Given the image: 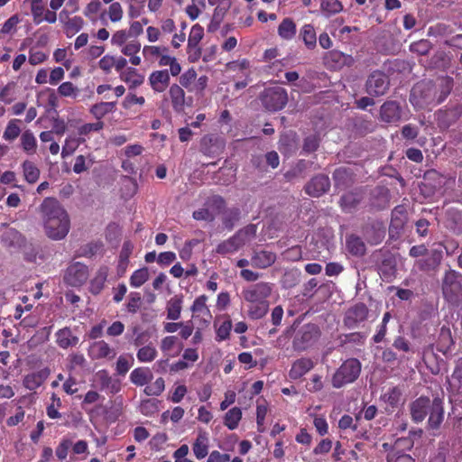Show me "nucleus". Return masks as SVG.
<instances>
[{
    "label": "nucleus",
    "instance_id": "6e6552de",
    "mask_svg": "<svg viewBox=\"0 0 462 462\" xmlns=\"http://www.w3.org/2000/svg\"><path fill=\"white\" fill-rule=\"evenodd\" d=\"M287 102V91L279 86L265 89L263 96V106L271 111H278L282 109Z\"/></svg>",
    "mask_w": 462,
    "mask_h": 462
},
{
    "label": "nucleus",
    "instance_id": "1a4fd4ad",
    "mask_svg": "<svg viewBox=\"0 0 462 462\" xmlns=\"http://www.w3.org/2000/svg\"><path fill=\"white\" fill-rule=\"evenodd\" d=\"M366 92L370 96H383L389 88V81L386 75L381 71H374L370 74L365 84Z\"/></svg>",
    "mask_w": 462,
    "mask_h": 462
},
{
    "label": "nucleus",
    "instance_id": "f03ea898",
    "mask_svg": "<svg viewBox=\"0 0 462 462\" xmlns=\"http://www.w3.org/2000/svg\"><path fill=\"white\" fill-rule=\"evenodd\" d=\"M453 87L450 78H442L435 85L431 81L418 82L411 89L410 101L417 109L436 106L446 99Z\"/></svg>",
    "mask_w": 462,
    "mask_h": 462
},
{
    "label": "nucleus",
    "instance_id": "de8ad7c7",
    "mask_svg": "<svg viewBox=\"0 0 462 462\" xmlns=\"http://www.w3.org/2000/svg\"><path fill=\"white\" fill-rule=\"evenodd\" d=\"M102 9V3L99 0L90 1L84 8L83 14L90 21L95 22L97 19V14Z\"/></svg>",
    "mask_w": 462,
    "mask_h": 462
},
{
    "label": "nucleus",
    "instance_id": "a19ab883",
    "mask_svg": "<svg viewBox=\"0 0 462 462\" xmlns=\"http://www.w3.org/2000/svg\"><path fill=\"white\" fill-rule=\"evenodd\" d=\"M24 179L29 183H35L40 177V170L31 161H24L22 164Z\"/></svg>",
    "mask_w": 462,
    "mask_h": 462
},
{
    "label": "nucleus",
    "instance_id": "6ab92c4d",
    "mask_svg": "<svg viewBox=\"0 0 462 462\" xmlns=\"http://www.w3.org/2000/svg\"><path fill=\"white\" fill-rule=\"evenodd\" d=\"M170 100L175 112L184 111L186 105V96L183 88L178 84H172L169 89Z\"/></svg>",
    "mask_w": 462,
    "mask_h": 462
},
{
    "label": "nucleus",
    "instance_id": "0e129e2a",
    "mask_svg": "<svg viewBox=\"0 0 462 462\" xmlns=\"http://www.w3.org/2000/svg\"><path fill=\"white\" fill-rule=\"evenodd\" d=\"M86 365V358L82 354H72L69 356L68 369L70 372L76 371L78 368H83Z\"/></svg>",
    "mask_w": 462,
    "mask_h": 462
},
{
    "label": "nucleus",
    "instance_id": "4468645a",
    "mask_svg": "<svg viewBox=\"0 0 462 462\" xmlns=\"http://www.w3.org/2000/svg\"><path fill=\"white\" fill-rule=\"evenodd\" d=\"M432 402L427 397H420L411 404V415L416 423L421 422L430 411Z\"/></svg>",
    "mask_w": 462,
    "mask_h": 462
},
{
    "label": "nucleus",
    "instance_id": "2eb2a0df",
    "mask_svg": "<svg viewBox=\"0 0 462 462\" xmlns=\"http://www.w3.org/2000/svg\"><path fill=\"white\" fill-rule=\"evenodd\" d=\"M329 187L330 181L328 177L326 175H318L311 179L306 185L305 190L312 197H319L328 191Z\"/></svg>",
    "mask_w": 462,
    "mask_h": 462
},
{
    "label": "nucleus",
    "instance_id": "8fccbe9b",
    "mask_svg": "<svg viewBox=\"0 0 462 462\" xmlns=\"http://www.w3.org/2000/svg\"><path fill=\"white\" fill-rule=\"evenodd\" d=\"M362 196L357 192H349L345 194L340 200L341 207L344 210H351L360 202Z\"/></svg>",
    "mask_w": 462,
    "mask_h": 462
},
{
    "label": "nucleus",
    "instance_id": "49530a36",
    "mask_svg": "<svg viewBox=\"0 0 462 462\" xmlns=\"http://www.w3.org/2000/svg\"><path fill=\"white\" fill-rule=\"evenodd\" d=\"M57 92L60 97L76 98L79 90L72 82L65 81L58 87Z\"/></svg>",
    "mask_w": 462,
    "mask_h": 462
},
{
    "label": "nucleus",
    "instance_id": "a211bd4d",
    "mask_svg": "<svg viewBox=\"0 0 462 462\" xmlns=\"http://www.w3.org/2000/svg\"><path fill=\"white\" fill-rule=\"evenodd\" d=\"M209 437L208 433L205 430H199L197 438L192 445L194 456L198 459H202L208 454Z\"/></svg>",
    "mask_w": 462,
    "mask_h": 462
},
{
    "label": "nucleus",
    "instance_id": "ea45409f",
    "mask_svg": "<svg viewBox=\"0 0 462 462\" xmlns=\"http://www.w3.org/2000/svg\"><path fill=\"white\" fill-rule=\"evenodd\" d=\"M163 51H168V48L158 45H145L142 50L144 60L151 63L159 60Z\"/></svg>",
    "mask_w": 462,
    "mask_h": 462
},
{
    "label": "nucleus",
    "instance_id": "3c124183",
    "mask_svg": "<svg viewBox=\"0 0 462 462\" xmlns=\"http://www.w3.org/2000/svg\"><path fill=\"white\" fill-rule=\"evenodd\" d=\"M197 79V72L196 70L191 68L186 70L184 73H182L180 77V86L181 88H185L188 89V91H191V88L193 87L194 81Z\"/></svg>",
    "mask_w": 462,
    "mask_h": 462
},
{
    "label": "nucleus",
    "instance_id": "37998d69",
    "mask_svg": "<svg viewBox=\"0 0 462 462\" xmlns=\"http://www.w3.org/2000/svg\"><path fill=\"white\" fill-rule=\"evenodd\" d=\"M149 270L146 267L140 268L133 273L130 277V285L134 288H139L149 279Z\"/></svg>",
    "mask_w": 462,
    "mask_h": 462
},
{
    "label": "nucleus",
    "instance_id": "f257e3e1",
    "mask_svg": "<svg viewBox=\"0 0 462 462\" xmlns=\"http://www.w3.org/2000/svg\"><path fill=\"white\" fill-rule=\"evenodd\" d=\"M40 213L46 236L55 241L62 240L70 229L69 214L54 198H45L40 206Z\"/></svg>",
    "mask_w": 462,
    "mask_h": 462
},
{
    "label": "nucleus",
    "instance_id": "e433bc0d",
    "mask_svg": "<svg viewBox=\"0 0 462 462\" xmlns=\"http://www.w3.org/2000/svg\"><path fill=\"white\" fill-rule=\"evenodd\" d=\"M300 37L302 39L306 47L312 50L317 45V35L314 27L311 24H305L301 27Z\"/></svg>",
    "mask_w": 462,
    "mask_h": 462
},
{
    "label": "nucleus",
    "instance_id": "c756f323",
    "mask_svg": "<svg viewBox=\"0 0 462 462\" xmlns=\"http://www.w3.org/2000/svg\"><path fill=\"white\" fill-rule=\"evenodd\" d=\"M182 302V297L180 296H174L168 300L166 305L168 319L177 320L180 318Z\"/></svg>",
    "mask_w": 462,
    "mask_h": 462
},
{
    "label": "nucleus",
    "instance_id": "c03bdc74",
    "mask_svg": "<svg viewBox=\"0 0 462 462\" xmlns=\"http://www.w3.org/2000/svg\"><path fill=\"white\" fill-rule=\"evenodd\" d=\"M346 247L355 255H363L365 252L364 242L356 236H350L346 239Z\"/></svg>",
    "mask_w": 462,
    "mask_h": 462
},
{
    "label": "nucleus",
    "instance_id": "473e14b6",
    "mask_svg": "<svg viewBox=\"0 0 462 462\" xmlns=\"http://www.w3.org/2000/svg\"><path fill=\"white\" fill-rule=\"evenodd\" d=\"M115 102H100L93 105L90 107L89 112L97 121H101V119L107 114L112 113L115 110Z\"/></svg>",
    "mask_w": 462,
    "mask_h": 462
},
{
    "label": "nucleus",
    "instance_id": "cd10ccee",
    "mask_svg": "<svg viewBox=\"0 0 462 462\" xmlns=\"http://www.w3.org/2000/svg\"><path fill=\"white\" fill-rule=\"evenodd\" d=\"M158 64L161 67H169V73L171 76L176 77L181 72V66L178 62L177 59L171 56L168 51H163L158 60Z\"/></svg>",
    "mask_w": 462,
    "mask_h": 462
},
{
    "label": "nucleus",
    "instance_id": "9b49d317",
    "mask_svg": "<svg viewBox=\"0 0 462 462\" xmlns=\"http://www.w3.org/2000/svg\"><path fill=\"white\" fill-rule=\"evenodd\" d=\"M93 383L97 385L100 390L106 391L111 394H116L121 391L120 380L110 376L106 369L98 370L94 374Z\"/></svg>",
    "mask_w": 462,
    "mask_h": 462
},
{
    "label": "nucleus",
    "instance_id": "7c9ffc66",
    "mask_svg": "<svg viewBox=\"0 0 462 462\" xmlns=\"http://www.w3.org/2000/svg\"><path fill=\"white\" fill-rule=\"evenodd\" d=\"M48 374L49 371L46 369L27 374L23 379V385L29 390H34L45 381Z\"/></svg>",
    "mask_w": 462,
    "mask_h": 462
},
{
    "label": "nucleus",
    "instance_id": "6e6d98bb",
    "mask_svg": "<svg viewBox=\"0 0 462 462\" xmlns=\"http://www.w3.org/2000/svg\"><path fill=\"white\" fill-rule=\"evenodd\" d=\"M365 237L370 244L377 245L383 239L384 230L380 226L372 229H366Z\"/></svg>",
    "mask_w": 462,
    "mask_h": 462
},
{
    "label": "nucleus",
    "instance_id": "a878e982",
    "mask_svg": "<svg viewBox=\"0 0 462 462\" xmlns=\"http://www.w3.org/2000/svg\"><path fill=\"white\" fill-rule=\"evenodd\" d=\"M275 260V254L268 251H260L253 255L251 263L254 267L264 269L271 266Z\"/></svg>",
    "mask_w": 462,
    "mask_h": 462
},
{
    "label": "nucleus",
    "instance_id": "bb28decb",
    "mask_svg": "<svg viewBox=\"0 0 462 462\" xmlns=\"http://www.w3.org/2000/svg\"><path fill=\"white\" fill-rule=\"evenodd\" d=\"M152 374L148 367H138L130 374V381L137 386H143L152 379Z\"/></svg>",
    "mask_w": 462,
    "mask_h": 462
},
{
    "label": "nucleus",
    "instance_id": "79ce46f5",
    "mask_svg": "<svg viewBox=\"0 0 462 462\" xmlns=\"http://www.w3.org/2000/svg\"><path fill=\"white\" fill-rule=\"evenodd\" d=\"M157 350L153 346L147 345L137 351L136 357L141 363H151L157 357Z\"/></svg>",
    "mask_w": 462,
    "mask_h": 462
},
{
    "label": "nucleus",
    "instance_id": "774afa93",
    "mask_svg": "<svg viewBox=\"0 0 462 462\" xmlns=\"http://www.w3.org/2000/svg\"><path fill=\"white\" fill-rule=\"evenodd\" d=\"M388 462H414L411 456L402 453L401 450H392L387 455Z\"/></svg>",
    "mask_w": 462,
    "mask_h": 462
},
{
    "label": "nucleus",
    "instance_id": "20e7f679",
    "mask_svg": "<svg viewBox=\"0 0 462 462\" xmlns=\"http://www.w3.org/2000/svg\"><path fill=\"white\" fill-rule=\"evenodd\" d=\"M255 235L256 226L248 225L229 239L220 243L216 252L223 255L232 254L254 238Z\"/></svg>",
    "mask_w": 462,
    "mask_h": 462
},
{
    "label": "nucleus",
    "instance_id": "9d476101",
    "mask_svg": "<svg viewBox=\"0 0 462 462\" xmlns=\"http://www.w3.org/2000/svg\"><path fill=\"white\" fill-rule=\"evenodd\" d=\"M88 278V267L81 263H71L64 275V281L70 286L78 287L84 284Z\"/></svg>",
    "mask_w": 462,
    "mask_h": 462
},
{
    "label": "nucleus",
    "instance_id": "c85d7f7f",
    "mask_svg": "<svg viewBox=\"0 0 462 462\" xmlns=\"http://www.w3.org/2000/svg\"><path fill=\"white\" fill-rule=\"evenodd\" d=\"M207 301L208 297L204 294L197 297L190 307V310L195 316H207L208 319H206V322L208 323L212 315L207 305Z\"/></svg>",
    "mask_w": 462,
    "mask_h": 462
},
{
    "label": "nucleus",
    "instance_id": "423d86ee",
    "mask_svg": "<svg viewBox=\"0 0 462 462\" xmlns=\"http://www.w3.org/2000/svg\"><path fill=\"white\" fill-rule=\"evenodd\" d=\"M442 291L448 301L457 303L462 296V275L455 270H448L443 278Z\"/></svg>",
    "mask_w": 462,
    "mask_h": 462
},
{
    "label": "nucleus",
    "instance_id": "13d9d810",
    "mask_svg": "<svg viewBox=\"0 0 462 462\" xmlns=\"http://www.w3.org/2000/svg\"><path fill=\"white\" fill-rule=\"evenodd\" d=\"M165 388L164 380L160 377L155 382L144 388V393L148 396H159Z\"/></svg>",
    "mask_w": 462,
    "mask_h": 462
},
{
    "label": "nucleus",
    "instance_id": "4be33fe9",
    "mask_svg": "<svg viewBox=\"0 0 462 462\" xmlns=\"http://www.w3.org/2000/svg\"><path fill=\"white\" fill-rule=\"evenodd\" d=\"M56 343L63 349L75 346L79 343V337L74 336L69 328H64L56 332Z\"/></svg>",
    "mask_w": 462,
    "mask_h": 462
},
{
    "label": "nucleus",
    "instance_id": "5701e85b",
    "mask_svg": "<svg viewBox=\"0 0 462 462\" xmlns=\"http://www.w3.org/2000/svg\"><path fill=\"white\" fill-rule=\"evenodd\" d=\"M120 79L128 84L130 88H135L143 83L144 77L137 69L127 67L120 73Z\"/></svg>",
    "mask_w": 462,
    "mask_h": 462
},
{
    "label": "nucleus",
    "instance_id": "a18cd8bd",
    "mask_svg": "<svg viewBox=\"0 0 462 462\" xmlns=\"http://www.w3.org/2000/svg\"><path fill=\"white\" fill-rule=\"evenodd\" d=\"M442 252L438 249L431 250L430 255L424 261L420 262L421 269L430 270L436 268L441 262Z\"/></svg>",
    "mask_w": 462,
    "mask_h": 462
},
{
    "label": "nucleus",
    "instance_id": "7ed1b4c3",
    "mask_svg": "<svg viewBox=\"0 0 462 462\" xmlns=\"http://www.w3.org/2000/svg\"><path fill=\"white\" fill-rule=\"evenodd\" d=\"M273 285L270 282H258L248 286L242 291L244 300L250 303L248 316L253 319L264 317L269 310L268 298L273 292Z\"/></svg>",
    "mask_w": 462,
    "mask_h": 462
},
{
    "label": "nucleus",
    "instance_id": "b1692460",
    "mask_svg": "<svg viewBox=\"0 0 462 462\" xmlns=\"http://www.w3.org/2000/svg\"><path fill=\"white\" fill-rule=\"evenodd\" d=\"M313 365L311 359L300 358L292 364L289 375L291 379H299L311 370Z\"/></svg>",
    "mask_w": 462,
    "mask_h": 462
},
{
    "label": "nucleus",
    "instance_id": "39448f33",
    "mask_svg": "<svg viewBox=\"0 0 462 462\" xmlns=\"http://www.w3.org/2000/svg\"><path fill=\"white\" fill-rule=\"evenodd\" d=\"M361 363L356 358L346 360L333 374V387L341 388L355 382L361 373Z\"/></svg>",
    "mask_w": 462,
    "mask_h": 462
},
{
    "label": "nucleus",
    "instance_id": "052dcab7",
    "mask_svg": "<svg viewBox=\"0 0 462 462\" xmlns=\"http://www.w3.org/2000/svg\"><path fill=\"white\" fill-rule=\"evenodd\" d=\"M130 32L126 30H118L115 32L111 37V44L121 48L123 45L127 43L130 38Z\"/></svg>",
    "mask_w": 462,
    "mask_h": 462
},
{
    "label": "nucleus",
    "instance_id": "72a5a7b5",
    "mask_svg": "<svg viewBox=\"0 0 462 462\" xmlns=\"http://www.w3.org/2000/svg\"><path fill=\"white\" fill-rule=\"evenodd\" d=\"M84 142V137H77L75 135L67 136L62 146L61 157L67 158L72 155L78 147Z\"/></svg>",
    "mask_w": 462,
    "mask_h": 462
},
{
    "label": "nucleus",
    "instance_id": "603ef678",
    "mask_svg": "<svg viewBox=\"0 0 462 462\" xmlns=\"http://www.w3.org/2000/svg\"><path fill=\"white\" fill-rule=\"evenodd\" d=\"M216 327V340L220 342L226 340L229 337L231 329H232V321L230 319H227L225 320L222 324H220L218 327H217V324H215Z\"/></svg>",
    "mask_w": 462,
    "mask_h": 462
},
{
    "label": "nucleus",
    "instance_id": "e2e57ef3",
    "mask_svg": "<svg viewBox=\"0 0 462 462\" xmlns=\"http://www.w3.org/2000/svg\"><path fill=\"white\" fill-rule=\"evenodd\" d=\"M402 393L397 387L390 388L383 395V400L389 403L391 406H395L401 400Z\"/></svg>",
    "mask_w": 462,
    "mask_h": 462
},
{
    "label": "nucleus",
    "instance_id": "69168bd1",
    "mask_svg": "<svg viewBox=\"0 0 462 462\" xmlns=\"http://www.w3.org/2000/svg\"><path fill=\"white\" fill-rule=\"evenodd\" d=\"M431 48V44L428 40H420L410 45V50L419 55L427 54Z\"/></svg>",
    "mask_w": 462,
    "mask_h": 462
},
{
    "label": "nucleus",
    "instance_id": "864d4df0",
    "mask_svg": "<svg viewBox=\"0 0 462 462\" xmlns=\"http://www.w3.org/2000/svg\"><path fill=\"white\" fill-rule=\"evenodd\" d=\"M16 98V86L9 83L0 90V100L5 104H10Z\"/></svg>",
    "mask_w": 462,
    "mask_h": 462
},
{
    "label": "nucleus",
    "instance_id": "4c0bfd02",
    "mask_svg": "<svg viewBox=\"0 0 462 462\" xmlns=\"http://www.w3.org/2000/svg\"><path fill=\"white\" fill-rule=\"evenodd\" d=\"M107 15L108 19L112 23H118L123 19L124 10L119 2L112 3L106 12L100 14V19L105 21V16Z\"/></svg>",
    "mask_w": 462,
    "mask_h": 462
},
{
    "label": "nucleus",
    "instance_id": "09e8293b",
    "mask_svg": "<svg viewBox=\"0 0 462 462\" xmlns=\"http://www.w3.org/2000/svg\"><path fill=\"white\" fill-rule=\"evenodd\" d=\"M205 7V0H191V4L186 7V13L191 20H195L199 16Z\"/></svg>",
    "mask_w": 462,
    "mask_h": 462
},
{
    "label": "nucleus",
    "instance_id": "338daca9",
    "mask_svg": "<svg viewBox=\"0 0 462 462\" xmlns=\"http://www.w3.org/2000/svg\"><path fill=\"white\" fill-rule=\"evenodd\" d=\"M249 67L250 61L246 59L233 60L226 64L227 69L233 72H245Z\"/></svg>",
    "mask_w": 462,
    "mask_h": 462
},
{
    "label": "nucleus",
    "instance_id": "aec40b11",
    "mask_svg": "<svg viewBox=\"0 0 462 462\" xmlns=\"http://www.w3.org/2000/svg\"><path fill=\"white\" fill-rule=\"evenodd\" d=\"M430 417H429V426L431 429H438L443 421L444 419V410L442 401L436 397L433 399L430 409Z\"/></svg>",
    "mask_w": 462,
    "mask_h": 462
},
{
    "label": "nucleus",
    "instance_id": "680f3d73",
    "mask_svg": "<svg viewBox=\"0 0 462 462\" xmlns=\"http://www.w3.org/2000/svg\"><path fill=\"white\" fill-rule=\"evenodd\" d=\"M268 411V407L265 403H258L256 407V423L257 430L259 432L264 431V420Z\"/></svg>",
    "mask_w": 462,
    "mask_h": 462
},
{
    "label": "nucleus",
    "instance_id": "f8f14e48",
    "mask_svg": "<svg viewBox=\"0 0 462 462\" xmlns=\"http://www.w3.org/2000/svg\"><path fill=\"white\" fill-rule=\"evenodd\" d=\"M88 354L92 360H112L116 357V351L105 340H97L89 345Z\"/></svg>",
    "mask_w": 462,
    "mask_h": 462
},
{
    "label": "nucleus",
    "instance_id": "2f4dec72",
    "mask_svg": "<svg viewBox=\"0 0 462 462\" xmlns=\"http://www.w3.org/2000/svg\"><path fill=\"white\" fill-rule=\"evenodd\" d=\"M21 146L28 155L36 153L37 140L33 133L30 130L24 131L21 135Z\"/></svg>",
    "mask_w": 462,
    "mask_h": 462
},
{
    "label": "nucleus",
    "instance_id": "f3484780",
    "mask_svg": "<svg viewBox=\"0 0 462 462\" xmlns=\"http://www.w3.org/2000/svg\"><path fill=\"white\" fill-rule=\"evenodd\" d=\"M380 115L382 120L386 123L398 122L402 118L401 106L395 101H387L381 106Z\"/></svg>",
    "mask_w": 462,
    "mask_h": 462
},
{
    "label": "nucleus",
    "instance_id": "5fc2aeb1",
    "mask_svg": "<svg viewBox=\"0 0 462 462\" xmlns=\"http://www.w3.org/2000/svg\"><path fill=\"white\" fill-rule=\"evenodd\" d=\"M204 36V29L199 24H195L191 27L189 35L188 38L189 47H194L195 45H199L200 41Z\"/></svg>",
    "mask_w": 462,
    "mask_h": 462
},
{
    "label": "nucleus",
    "instance_id": "f704fd0d",
    "mask_svg": "<svg viewBox=\"0 0 462 462\" xmlns=\"http://www.w3.org/2000/svg\"><path fill=\"white\" fill-rule=\"evenodd\" d=\"M242 419V411L238 407H233L228 410L224 416V424L230 430H236Z\"/></svg>",
    "mask_w": 462,
    "mask_h": 462
},
{
    "label": "nucleus",
    "instance_id": "393cba45",
    "mask_svg": "<svg viewBox=\"0 0 462 462\" xmlns=\"http://www.w3.org/2000/svg\"><path fill=\"white\" fill-rule=\"evenodd\" d=\"M5 230L1 235V241L6 247H16L23 242V237L20 232L14 228L7 227L5 224L2 225Z\"/></svg>",
    "mask_w": 462,
    "mask_h": 462
},
{
    "label": "nucleus",
    "instance_id": "58836bf2",
    "mask_svg": "<svg viewBox=\"0 0 462 462\" xmlns=\"http://www.w3.org/2000/svg\"><path fill=\"white\" fill-rule=\"evenodd\" d=\"M21 121L19 119H11L4 131L3 138L7 142L14 141L22 132Z\"/></svg>",
    "mask_w": 462,
    "mask_h": 462
},
{
    "label": "nucleus",
    "instance_id": "ddd939ff",
    "mask_svg": "<svg viewBox=\"0 0 462 462\" xmlns=\"http://www.w3.org/2000/svg\"><path fill=\"white\" fill-rule=\"evenodd\" d=\"M60 21L63 23L64 32L67 37L70 38L79 32L85 24V22L80 16L69 17L67 11L62 10L60 13Z\"/></svg>",
    "mask_w": 462,
    "mask_h": 462
},
{
    "label": "nucleus",
    "instance_id": "412c9836",
    "mask_svg": "<svg viewBox=\"0 0 462 462\" xmlns=\"http://www.w3.org/2000/svg\"><path fill=\"white\" fill-rule=\"evenodd\" d=\"M141 50V43L138 40L129 41L120 48L123 55L129 57V61L134 66H139L142 62L141 57L137 54Z\"/></svg>",
    "mask_w": 462,
    "mask_h": 462
},
{
    "label": "nucleus",
    "instance_id": "c9c22d12",
    "mask_svg": "<svg viewBox=\"0 0 462 462\" xmlns=\"http://www.w3.org/2000/svg\"><path fill=\"white\" fill-rule=\"evenodd\" d=\"M279 36L286 41H290L296 35V24L291 18H285L278 27Z\"/></svg>",
    "mask_w": 462,
    "mask_h": 462
},
{
    "label": "nucleus",
    "instance_id": "4d7b16f0",
    "mask_svg": "<svg viewBox=\"0 0 462 462\" xmlns=\"http://www.w3.org/2000/svg\"><path fill=\"white\" fill-rule=\"evenodd\" d=\"M104 125L102 121L85 124L78 128L79 137H84L91 132H98L104 128Z\"/></svg>",
    "mask_w": 462,
    "mask_h": 462
},
{
    "label": "nucleus",
    "instance_id": "bf43d9fd",
    "mask_svg": "<svg viewBox=\"0 0 462 462\" xmlns=\"http://www.w3.org/2000/svg\"><path fill=\"white\" fill-rule=\"evenodd\" d=\"M93 162L94 161L90 156H88V160L87 162V158L84 155H79L75 159L73 171L77 174H79L87 171L93 164Z\"/></svg>",
    "mask_w": 462,
    "mask_h": 462
},
{
    "label": "nucleus",
    "instance_id": "dca6fc26",
    "mask_svg": "<svg viewBox=\"0 0 462 462\" xmlns=\"http://www.w3.org/2000/svg\"><path fill=\"white\" fill-rule=\"evenodd\" d=\"M170 75L168 69L152 71L148 79L152 89L158 93L165 91L170 85Z\"/></svg>",
    "mask_w": 462,
    "mask_h": 462
},
{
    "label": "nucleus",
    "instance_id": "0eeeda50",
    "mask_svg": "<svg viewBox=\"0 0 462 462\" xmlns=\"http://www.w3.org/2000/svg\"><path fill=\"white\" fill-rule=\"evenodd\" d=\"M320 336V331L315 324H305L296 333L292 346L296 351H303L313 346Z\"/></svg>",
    "mask_w": 462,
    "mask_h": 462
}]
</instances>
